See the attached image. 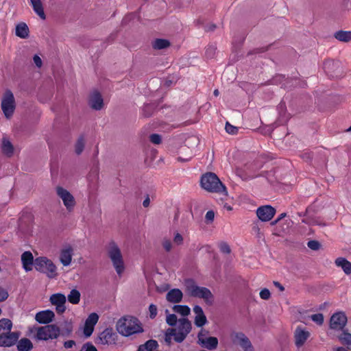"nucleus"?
<instances>
[{
    "label": "nucleus",
    "instance_id": "25",
    "mask_svg": "<svg viewBox=\"0 0 351 351\" xmlns=\"http://www.w3.org/2000/svg\"><path fill=\"white\" fill-rule=\"evenodd\" d=\"M34 12L43 20L46 19L44 8L41 0H29Z\"/></svg>",
    "mask_w": 351,
    "mask_h": 351
},
{
    "label": "nucleus",
    "instance_id": "47",
    "mask_svg": "<svg viewBox=\"0 0 351 351\" xmlns=\"http://www.w3.org/2000/svg\"><path fill=\"white\" fill-rule=\"evenodd\" d=\"M174 337V333L171 332V328L168 329L166 334H165V341L168 345H170L171 343V339L172 337Z\"/></svg>",
    "mask_w": 351,
    "mask_h": 351
},
{
    "label": "nucleus",
    "instance_id": "51",
    "mask_svg": "<svg viewBox=\"0 0 351 351\" xmlns=\"http://www.w3.org/2000/svg\"><path fill=\"white\" fill-rule=\"evenodd\" d=\"M8 297V293L3 289L0 288V302L5 300Z\"/></svg>",
    "mask_w": 351,
    "mask_h": 351
},
{
    "label": "nucleus",
    "instance_id": "42",
    "mask_svg": "<svg viewBox=\"0 0 351 351\" xmlns=\"http://www.w3.org/2000/svg\"><path fill=\"white\" fill-rule=\"evenodd\" d=\"M225 129L226 131L230 134H235L238 131V128L237 127L230 124L228 122L226 123Z\"/></svg>",
    "mask_w": 351,
    "mask_h": 351
},
{
    "label": "nucleus",
    "instance_id": "11",
    "mask_svg": "<svg viewBox=\"0 0 351 351\" xmlns=\"http://www.w3.org/2000/svg\"><path fill=\"white\" fill-rule=\"evenodd\" d=\"M230 338L233 343L239 345L244 351H254L253 346L248 337L241 332H232Z\"/></svg>",
    "mask_w": 351,
    "mask_h": 351
},
{
    "label": "nucleus",
    "instance_id": "44",
    "mask_svg": "<svg viewBox=\"0 0 351 351\" xmlns=\"http://www.w3.org/2000/svg\"><path fill=\"white\" fill-rule=\"evenodd\" d=\"M216 51V47L213 45L208 46L206 49V56L211 58L214 56Z\"/></svg>",
    "mask_w": 351,
    "mask_h": 351
},
{
    "label": "nucleus",
    "instance_id": "28",
    "mask_svg": "<svg viewBox=\"0 0 351 351\" xmlns=\"http://www.w3.org/2000/svg\"><path fill=\"white\" fill-rule=\"evenodd\" d=\"M334 37L340 42L351 41V31L339 30L334 34Z\"/></svg>",
    "mask_w": 351,
    "mask_h": 351
},
{
    "label": "nucleus",
    "instance_id": "56",
    "mask_svg": "<svg viewBox=\"0 0 351 351\" xmlns=\"http://www.w3.org/2000/svg\"><path fill=\"white\" fill-rule=\"evenodd\" d=\"M149 203H150L149 197V196H147L143 202V205L144 207H147V206H149Z\"/></svg>",
    "mask_w": 351,
    "mask_h": 351
},
{
    "label": "nucleus",
    "instance_id": "39",
    "mask_svg": "<svg viewBox=\"0 0 351 351\" xmlns=\"http://www.w3.org/2000/svg\"><path fill=\"white\" fill-rule=\"evenodd\" d=\"M84 140L82 137H80L77 141L75 145V152L77 154H80L84 148Z\"/></svg>",
    "mask_w": 351,
    "mask_h": 351
},
{
    "label": "nucleus",
    "instance_id": "34",
    "mask_svg": "<svg viewBox=\"0 0 351 351\" xmlns=\"http://www.w3.org/2000/svg\"><path fill=\"white\" fill-rule=\"evenodd\" d=\"M173 311L182 316H187L191 312L190 308L186 305H174Z\"/></svg>",
    "mask_w": 351,
    "mask_h": 351
},
{
    "label": "nucleus",
    "instance_id": "46",
    "mask_svg": "<svg viewBox=\"0 0 351 351\" xmlns=\"http://www.w3.org/2000/svg\"><path fill=\"white\" fill-rule=\"evenodd\" d=\"M150 141L156 145L160 144L161 143V136L157 134H153L149 137Z\"/></svg>",
    "mask_w": 351,
    "mask_h": 351
},
{
    "label": "nucleus",
    "instance_id": "33",
    "mask_svg": "<svg viewBox=\"0 0 351 351\" xmlns=\"http://www.w3.org/2000/svg\"><path fill=\"white\" fill-rule=\"evenodd\" d=\"M340 342L347 346V348L351 350V334L343 331L338 336Z\"/></svg>",
    "mask_w": 351,
    "mask_h": 351
},
{
    "label": "nucleus",
    "instance_id": "6",
    "mask_svg": "<svg viewBox=\"0 0 351 351\" xmlns=\"http://www.w3.org/2000/svg\"><path fill=\"white\" fill-rule=\"evenodd\" d=\"M191 330V322L186 318L180 319L176 327L171 328V332L174 333V340L178 343L182 342L190 332Z\"/></svg>",
    "mask_w": 351,
    "mask_h": 351
},
{
    "label": "nucleus",
    "instance_id": "36",
    "mask_svg": "<svg viewBox=\"0 0 351 351\" xmlns=\"http://www.w3.org/2000/svg\"><path fill=\"white\" fill-rule=\"evenodd\" d=\"M152 45L156 49H163L169 47L170 43L168 40L158 38L154 41Z\"/></svg>",
    "mask_w": 351,
    "mask_h": 351
},
{
    "label": "nucleus",
    "instance_id": "8",
    "mask_svg": "<svg viewBox=\"0 0 351 351\" xmlns=\"http://www.w3.org/2000/svg\"><path fill=\"white\" fill-rule=\"evenodd\" d=\"M60 335L58 326L53 324L46 325L37 328L36 338L38 340L47 341L56 339Z\"/></svg>",
    "mask_w": 351,
    "mask_h": 351
},
{
    "label": "nucleus",
    "instance_id": "52",
    "mask_svg": "<svg viewBox=\"0 0 351 351\" xmlns=\"http://www.w3.org/2000/svg\"><path fill=\"white\" fill-rule=\"evenodd\" d=\"M215 213L213 210H208L205 216V218L207 221H212L214 219Z\"/></svg>",
    "mask_w": 351,
    "mask_h": 351
},
{
    "label": "nucleus",
    "instance_id": "48",
    "mask_svg": "<svg viewBox=\"0 0 351 351\" xmlns=\"http://www.w3.org/2000/svg\"><path fill=\"white\" fill-rule=\"evenodd\" d=\"M270 291L267 289H263L260 292V297L263 300H268L270 298Z\"/></svg>",
    "mask_w": 351,
    "mask_h": 351
},
{
    "label": "nucleus",
    "instance_id": "31",
    "mask_svg": "<svg viewBox=\"0 0 351 351\" xmlns=\"http://www.w3.org/2000/svg\"><path fill=\"white\" fill-rule=\"evenodd\" d=\"M2 152L9 157L14 153V147L12 143L5 138H3L2 141Z\"/></svg>",
    "mask_w": 351,
    "mask_h": 351
},
{
    "label": "nucleus",
    "instance_id": "40",
    "mask_svg": "<svg viewBox=\"0 0 351 351\" xmlns=\"http://www.w3.org/2000/svg\"><path fill=\"white\" fill-rule=\"evenodd\" d=\"M166 322L169 326H176L178 323L177 316L175 314H169L167 316Z\"/></svg>",
    "mask_w": 351,
    "mask_h": 351
},
{
    "label": "nucleus",
    "instance_id": "23",
    "mask_svg": "<svg viewBox=\"0 0 351 351\" xmlns=\"http://www.w3.org/2000/svg\"><path fill=\"white\" fill-rule=\"evenodd\" d=\"M182 298L183 293L179 289H172L166 295V300L171 303H179Z\"/></svg>",
    "mask_w": 351,
    "mask_h": 351
},
{
    "label": "nucleus",
    "instance_id": "13",
    "mask_svg": "<svg viewBox=\"0 0 351 351\" xmlns=\"http://www.w3.org/2000/svg\"><path fill=\"white\" fill-rule=\"evenodd\" d=\"M347 323V317L346 314L342 312H337L334 313L330 319V328L336 330H342Z\"/></svg>",
    "mask_w": 351,
    "mask_h": 351
},
{
    "label": "nucleus",
    "instance_id": "49",
    "mask_svg": "<svg viewBox=\"0 0 351 351\" xmlns=\"http://www.w3.org/2000/svg\"><path fill=\"white\" fill-rule=\"evenodd\" d=\"M219 248L221 252L225 254H230V246L226 243H221L219 245Z\"/></svg>",
    "mask_w": 351,
    "mask_h": 351
},
{
    "label": "nucleus",
    "instance_id": "17",
    "mask_svg": "<svg viewBox=\"0 0 351 351\" xmlns=\"http://www.w3.org/2000/svg\"><path fill=\"white\" fill-rule=\"evenodd\" d=\"M73 255V248L70 245H65L60 250L59 259L63 266L71 265Z\"/></svg>",
    "mask_w": 351,
    "mask_h": 351
},
{
    "label": "nucleus",
    "instance_id": "22",
    "mask_svg": "<svg viewBox=\"0 0 351 351\" xmlns=\"http://www.w3.org/2000/svg\"><path fill=\"white\" fill-rule=\"evenodd\" d=\"M193 312L195 314V324L197 327H202L207 322L206 315L201 306L196 305L193 307Z\"/></svg>",
    "mask_w": 351,
    "mask_h": 351
},
{
    "label": "nucleus",
    "instance_id": "64",
    "mask_svg": "<svg viewBox=\"0 0 351 351\" xmlns=\"http://www.w3.org/2000/svg\"><path fill=\"white\" fill-rule=\"evenodd\" d=\"M1 313H2V311H1V309L0 308V315H1Z\"/></svg>",
    "mask_w": 351,
    "mask_h": 351
},
{
    "label": "nucleus",
    "instance_id": "27",
    "mask_svg": "<svg viewBox=\"0 0 351 351\" xmlns=\"http://www.w3.org/2000/svg\"><path fill=\"white\" fill-rule=\"evenodd\" d=\"M335 265L341 267L346 274H351V263L345 258L339 257L335 260Z\"/></svg>",
    "mask_w": 351,
    "mask_h": 351
},
{
    "label": "nucleus",
    "instance_id": "14",
    "mask_svg": "<svg viewBox=\"0 0 351 351\" xmlns=\"http://www.w3.org/2000/svg\"><path fill=\"white\" fill-rule=\"evenodd\" d=\"M49 300L56 306L58 313L62 314L65 311L66 298L64 294L60 293H54L51 295Z\"/></svg>",
    "mask_w": 351,
    "mask_h": 351
},
{
    "label": "nucleus",
    "instance_id": "43",
    "mask_svg": "<svg viewBox=\"0 0 351 351\" xmlns=\"http://www.w3.org/2000/svg\"><path fill=\"white\" fill-rule=\"evenodd\" d=\"M158 308L157 306L153 304H150L149 306V317L152 319H154L157 315Z\"/></svg>",
    "mask_w": 351,
    "mask_h": 351
},
{
    "label": "nucleus",
    "instance_id": "18",
    "mask_svg": "<svg viewBox=\"0 0 351 351\" xmlns=\"http://www.w3.org/2000/svg\"><path fill=\"white\" fill-rule=\"evenodd\" d=\"M99 320V316L95 313H90L85 321L84 334L86 337H90L94 330L95 326Z\"/></svg>",
    "mask_w": 351,
    "mask_h": 351
},
{
    "label": "nucleus",
    "instance_id": "38",
    "mask_svg": "<svg viewBox=\"0 0 351 351\" xmlns=\"http://www.w3.org/2000/svg\"><path fill=\"white\" fill-rule=\"evenodd\" d=\"M162 246L165 252H169L173 250V243L168 238H163L161 242Z\"/></svg>",
    "mask_w": 351,
    "mask_h": 351
},
{
    "label": "nucleus",
    "instance_id": "19",
    "mask_svg": "<svg viewBox=\"0 0 351 351\" xmlns=\"http://www.w3.org/2000/svg\"><path fill=\"white\" fill-rule=\"evenodd\" d=\"M88 104L91 108L100 110L104 107V100L101 94L97 91L93 92L89 97Z\"/></svg>",
    "mask_w": 351,
    "mask_h": 351
},
{
    "label": "nucleus",
    "instance_id": "5",
    "mask_svg": "<svg viewBox=\"0 0 351 351\" xmlns=\"http://www.w3.org/2000/svg\"><path fill=\"white\" fill-rule=\"evenodd\" d=\"M34 267L50 278H56L58 275L56 265L51 260L45 256H40L34 260Z\"/></svg>",
    "mask_w": 351,
    "mask_h": 351
},
{
    "label": "nucleus",
    "instance_id": "12",
    "mask_svg": "<svg viewBox=\"0 0 351 351\" xmlns=\"http://www.w3.org/2000/svg\"><path fill=\"white\" fill-rule=\"evenodd\" d=\"M117 338V335L112 328H106L98 335L95 343L101 345H113L116 343Z\"/></svg>",
    "mask_w": 351,
    "mask_h": 351
},
{
    "label": "nucleus",
    "instance_id": "50",
    "mask_svg": "<svg viewBox=\"0 0 351 351\" xmlns=\"http://www.w3.org/2000/svg\"><path fill=\"white\" fill-rule=\"evenodd\" d=\"M33 60L37 67L40 68L42 66V64H43L42 60L38 55H35L33 57Z\"/></svg>",
    "mask_w": 351,
    "mask_h": 351
},
{
    "label": "nucleus",
    "instance_id": "54",
    "mask_svg": "<svg viewBox=\"0 0 351 351\" xmlns=\"http://www.w3.org/2000/svg\"><path fill=\"white\" fill-rule=\"evenodd\" d=\"M75 345V341L73 340L66 341L64 343L66 348H71Z\"/></svg>",
    "mask_w": 351,
    "mask_h": 351
},
{
    "label": "nucleus",
    "instance_id": "57",
    "mask_svg": "<svg viewBox=\"0 0 351 351\" xmlns=\"http://www.w3.org/2000/svg\"><path fill=\"white\" fill-rule=\"evenodd\" d=\"M274 285L278 287L280 291H284V287L278 282L274 281Z\"/></svg>",
    "mask_w": 351,
    "mask_h": 351
},
{
    "label": "nucleus",
    "instance_id": "16",
    "mask_svg": "<svg viewBox=\"0 0 351 351\" xmlns=\"http://www.w3.org/2000/svg\"><path fill=\"white\" fill-rule=\"evenodd\" d=\"M19 338L18 332L0 334V347H10L16 343Z\"/></svg>",
    "mask_w": 351,
    "mask_h": 351
},
{
    "label": "nucleus",
    "instance_id": "63",
    "mask_svg": "<svg viewBox=\"0 0 351 351\" xmlns=\"http://www.w3.org/2000/svg\"><path fill=\"white\" fill-rule=\"evenodd\" d=\"M347 132H351V126L347 130Z\"/></svg>",
    "mask_w": 351,
    "mask_h": 351
},
{
    "label": "nucleus",
    "instance_id": "30",
    "mask_svg": "<svg viewBox=\"0 0 351 351\" xmlns=\"http://www.w3.org/2000/svg\"><path fill=\"white\" fill-rule=\"evenodd\" d=\"M158 343L156 340L150 339L139 346L138 351H156Z\"/></svg>",
    "mask_w": 351,
    "mask_h": 351
},
{
    "label": "nucleus",
    "instance_id": "29",
    "mask_svg": "<svg viewBox=\"0 0 351 351\" xmlns=\"http://www.w3.org/2000/svg\"><path fill=\"white\" fill-rule=\"evenodd\" d=\"M33 348L32 341L27 338L21 339L17 343V350L19 351H30Z\"/></svg>",
    "mask_w": 351,
    "mask_h": 351
},
{
    "label": "nucleus",
    "instance_id": "2",
    "mask_svg": "<svg viewBox=\"0 0 351 351\" xmlns=\"http://www.w3.org/2000/svg\"><path fill=\"white\" fill-rule=\"evenodd\" d=\"M106 252L117 274L121 276L125 267L121 248L117 243L111 241L106 245Z\"/></svg>",
    "mask_w": 351,
    "mask_h": 351
},
{
    "label": "nucleus",
    "instance_id": "21",
    "mask_svg": "<svg viewBox=\"0 0 351 351\" xmlns=\"http://www.w3.org/2000/svg\"><path fill=\"white\" fill-rule=\"evenodd\" d=\"M55 317V314L52 311H42L36 314L35 319L40 324H48L51 322Z\"/></svg>",
    "mask_w": 351,
    "mask_h": 351
},
{
    "label": "nucleus",
    "instance_id": "9",
    "mask_svg": "<svg viewBox=\"0 0 351 351\" xmlns=\"http://www.w3.org/2000/svg\"><path fill=\"white\" fill-rule=\"evenodd\" d=\"M208 332L202 329L197 335V343L204 348L214 350L218 346V339L215 337H208Z\"/></svg>",
    "mask_w": 351,
    "mask_h": 351
},
{
    "label": "nucleus",
    "instance_id": "53",
    "mask_svg": "<svg viewBox=\"0 0 351 351\" xmlns=\"http://www.w3.org/2000/svg\"><path fill=\"white\" fill-rule=\"evenodd\" d=\"M83 349H84L85 351H97V350L94 346L88 343L84 345L83 346Z\"/></svg>",
    "mask_w": 351,
    "mask_h": 351
},
{
    "label": "nucleus",
    "instance_id": "37",
    "mask_svg": "<svg viewBox=\"0 0 351 351\" xmlns=\"http://www.w3.org/2000/svg\"><path fill=\"white\" fill-rule=\"evenodd\" d=\"M173 243L175 245H177V246L182 245L184 243V237L178 231L173 232Z\"/></svg>",
    "mask_w": 351,
    "mask_h": 351
},
{
    "label": "nucleus",
    "instance_id": "20",
    "mask_svg": "<svg viewBox=\"0 0 351 351\" xmlns=\"http://www.w3.org/2000/svg\"><path fill=\"white\" fill-rule=\"evenodd\" d=\"M309 332L298 327L294 332L295 343L297 347H301L309 337Z\"/></svg>",
    "mask_w": 351,
    "mask_h": 351
},
{
    "label": "nucleus",
    "instance_id": "62",
    "mask_svg": "<svg viewBox=\"0 0 351 351\" xmlns=\"http://www.w3.org/2000/svg\"><path fill=\"white\" fill-rule=\"evenodd\" d=\"M302 223H310V222L306 219H303L302 220Z\"/></svg>",
    "mask_w": 351,
    "mask_h": 351
},
{
    "label": "nucleus",
    "instance_id": "1",
    "mask_svg": "<svg viewBox=\"0 0 351 351\" xmlns=\"http://www.w3.org/2000/svg\"><path fill=\"white\" fill-rule=\"evenodd\" d=\"M116 328L118 332L125 337L143 332L138 320L132 316H125L119 319Z\"/></svg>",
    "mask_w": 351,
    "mask_h": 351
},
{
    "label": "nucleus",
    "instance_id": "45",
    "mask_svg": "<svg viewBox=\"0 0 351 351\" xmlns=\"http://www.w3.org/2000/svg\"><path fill=\"white\" fill-rule=\"evenodd\" d=\"M307 246L313 250H317L320 247V243L317 241H310L308 242Z\"/></svg>",
    "mask_w": 351,
    "mask_h": 351
},
{
    "label": "nucleus",
    "instance_id": "4",
    "mask_svg": "<svg viewBox=\"0 0 351 351\" xmlns=\"http://www.w3.org/2000/svg\"><path fill=\"white\" fill-rule=\"evenodd\" d=\"M185 291L189 296L203 299L207 303H211L213 299V295L208 288L197 286L192 280H186Z\"/></svg>",
    "mask_w": 351,
    "mask_h": 351
},
{
    "label": "nucleus",
    "instance_id": "24",
    "mask_svg": "<svg viewBox=\"0 0 351 351\" xmlns=\"http://www.w3.org/2000/svg\"><path fill=\"white\" fill-rule=\"evenodd\" d=\"M21 261L23 267L26 271H31L32 265H34V261L32 254L29 252H25L21 255Z\"/></svg>",
    "mask_w": 351,
    "mask_h": 351
},
{
    "label": "nucleus",
    "instance_id": "58",
    "mask_svg": "<svg viewBox=\"0 0 351 351\" xmlns=\"http://www.w3.org/2000/svg\"><path fill=\"white\" fill-rule=\"evenodd\" d=\"M287 216V213H281L279 217L277 218V219L279 220V221L282 219L283 218H285V217Z\"/></svg>",
    "mask_w": 351,
    "mask_h": 351
},
{
    "label": "nucleus",
    "instance_id": "15",
    "mask_svg": "<svg viewBox=\"0 0 351 351\" xmlns=\"http://www.w3.org/2000/svg\"><path fill=\"white\" fill-rule=\"evenodd\" d=\"M276 214V210L271 206H262L257 208L256 215L262 221H270Z\"/></svg>",
    "mask_w": 351,
    "mask_h": 351
},
{
    "label": "nucleus",
    "instance_id": "3",
    "mask_svg": "<svg viewBox=\"0 0 351 351\" xmlns=\"http://www.w3.org/2000/svg\"><path fill=\"white\" fill-rule=\"evenodd\" d=\"M202 188L208 192L227 194L226 186L222 184L217 175L214 173H206L201 178Z\"/></svg>",
    "mask_w": 351,
    "mask_h": 351
},
{
    "label": "nucleus",
    "instance_id": "61",
    "mask_svg": "<svg viewBox=\"0 0 351 351\" xmlns=\"http://www.w3.org/2000/svg\"><path fill=\"white\" fill-rule=\"evenodd\" d=\"M279 222V220L278 219H275L274 221H273L271 223V226H275L276 224H277Z\"/></svg>",
    "mask_w": 351,
    "mask_h": 351
},
{
    "label": "nucleus",
    "instance_id": "26",
    "mask_svg": "<svg viewBox=\"0 0 351 351\" xmlns=\"http://www.w3.org/2000/svg\"><path fill=\"white\" fill-rule=\"evenodd\" d=\"M29 28L26 23H20L16 26V36L21 38H27L29 36Z\"/></svg>",
    "mask_w": 351,
    "mask_h": 351
},
{
    "label": "nucleus",
    "instance_id": "60",
    "mask_svg": "<svg viewBox=\"0 0 351 351\" xmlns=\"http://www.w3.org/2000/svg\"><path fill=\"white\" fill-rule=\"evenodd\" d=\"M215 96L217 97L219 95V91L218 89H215L213 92Z\"/></svg>",
    "mask_w": 351,
    "mask_h": 351
},
{
    "label": "nucleus",
    "instance_id": "35",
    "mask_svg": "<svg viewBox=\"0 0 351 351\" xmlns=\"http://www.w3.org/2000/svg\"><path fill=\"white\" fill-rule=\"evenodd\" d=\"M12 327V323L9 319L2 318L0 319V332L2 331L11 332Z\"/></svg>",
    "mask_w": 351,
    "mask_h": 351
},
{
    "label": "nucleus",
    "instance_id": "32",
    "mask_svg": "<svg viewBox=\"0 0 351 351\" xmlns=\"http://www.w3.org/2000/svg\"><path fill=\"white\" fill-rule=\"evenodd\" d=\"M80 296L81 295L80 291H77V289H73L70 291L67 298L70 303L73 304H77L80 301Z\"/></svg>",
    "mask_w": 351,
    "mask_h": 351
},
{
    "label": "nucleus",
    "instance_id": "41",
    "mask_svg": "<svg viewBox=\"0 0 351 351\" xmlns=\"http://www.w3.org/2000/svg\"><path fill=\"white\" fill-rule=\"evenodd\" d=\"M311 319L318 325H322L324 322V316L322 313L314 314L311 316Z\"/></svg>",
    "mask_w": 351,
    "mask_h": 351
},
{
    "label": "nucleus",
    "instance_id": "55",
    "mask_svg": "<svg viewBox=\"0 0 351 351\" xmlns=\"http://www.w3.org/2000/svg\"><path fill=\"white\" fill-rule=\"evenodd\" d=\"M348 350H350V349L348 348L342 347V346L335 347V348H333V349H332L333 351H348Z\"/></svg>",
    "mask_w": 351,
    "mask_h": 351
},
{
    "label": "nucleus",
    "instance_id": "10",
    "mask_svg": "<svg viewBox=\"0 0 351 351\" xmlns=\"http://www.w3.org/2000/svg\"><path fill=\"white\" fill-rule=\"evenodd\" d=\"M58 196L62 199L64 206L68 211H71L75 206V200L73 195L62 186L56 189Z\"/></svg>",
    "mask_w": 351,
    "mask_h": 351
},
{
    "label": "nucleus",
    "instance_id": "59",
    "mask_svg": "<svg viewBox=\"0 0 351 351\" xmlns=\"http://www.w3.org/2000/svg\"><path fill=\"white\" fill-rule=\"evenodd\" d=\"M190 158H191V157L189 158H186V159L182 158V157H178V160L180 161H182V162H185V161H188Z\"/></svg>",
    "mask_w": 351,
    "mask_h": 351
},
{
    "label": "nucleus",
    "instance_id": "7",
    "mask_svg": "<svg viewBox=\"0 0 351 351\" xmlns=\"http://www.w3.org/2000/svg\"><path fill=\"white\" fill-rule=\"evenodd\" d=\"M16 102L13 93L10 90H7L1 99V109L7 119H10L15 110Z\"/></svg>",
    "mask_w": 351,
    "mask_h": 351
}]
</instances>
